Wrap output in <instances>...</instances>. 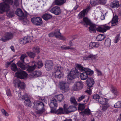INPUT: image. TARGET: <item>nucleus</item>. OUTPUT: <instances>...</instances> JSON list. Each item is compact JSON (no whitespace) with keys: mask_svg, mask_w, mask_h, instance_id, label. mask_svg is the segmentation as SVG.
<instances>
[{"mask_svg":"<svg viewBox=\"0 0 121 121\" xmlns=\"http://www.w3.org/2000/svg\"><path fill=\"white\" fill-rule=\"evenodd\" d=\"M99 0H91L90 4L92 6H94L99 4Z\"/></svg>","mask_w":121,"mask_h":121,"instance_id":"a19ab883","label":"nucleus"},{"mask_svg":"<svg viewBox=\"0 0 121 121\" xmlns=\"http://www.w3.org/2000/svg\"><path fill=\"white\" fill-rule=\"evenodd\" d=\"M58 38L59 39H60L61 40H66V39L65 37L62 36H61L60 35V36Z\"/></svg>","mask_w":121,"mask_h":121,"instance_id":"e2e57ef3","label":"nucleus"},{"mask_svg":"<svg viewBox=\"0 0 121 121\" xmlns=\"http://www.w3.org/2000/svg\"><path fill=\"white\" fill-rule=\"evenodd\" d=\"M42 17L45 20H47L51 19L52 17V16L49 14L45 13L42 16Z\"/></svg>","mask_w":121,"mask_h":121,"instance_id":"c756f323","label":"nucleus"},{"mask_svg":"<svg viewBox=\"0 0 121 121\" xmlns=\"http://www.w3.org/2000/svg\"><path fill=\"white\" fill-rule=\"evenodd\" d=\"M33 39V37L30 36L22 38L20 40V43L22 44H25L27 43L30 42Z\"/></svg>","mask_w":121,"mask_h":121,"instance_id":"4468645a","label":"nucleus"},{"mask_svg":"<svg viewBox=\"0 0 121 121\" xmlns=\"http://www.w3.org/2000/svg\"><path fill=\"white\" fill-rule=\"evenodd\" d=\"M84 71L87 74V75H91L93 73L92 71L87 68H84Z\"/></svg>","mask_w":121,"mask_h":121,"instance_id":"ea45409f","label":"nucleus"},{"mask_svg":"<svg viewBox=\"0 0 121 121\" xmlns=\"http://www.w3.org/2000/svg\"><path fill=\"white\" fill-rule=\"evenodd\" d=\"M119 1L115 0L111 3L110 6L112 8H118L119 6Z\"/></svg>","mask_w":121,"mask_h":121,"instance_id":"393cba45","label":"nucleus"},{"mask_svg":"<svg viewBox=\"0 0 121 121\" xmlns=\"http://www.w3.org/2000/svg\"><path fill=\"white\" fill-rule=\"evenodd\" d=\"M89 9L88 8L83 9L82 11H81L78 14V17L79 19H81L82 18L85 17L86 15V13L88 11Z\"/></svg>","mask_w":121,"mask_h":121,"instance_id":"5701e85b","label":"nucleus"},{"mask_svg":"<svg viewBox=\"0 0 121 121\" xmlns=\"http://www.w3.org/2000/svg\"><path fill=\"white\" fill-rule=\"evenodd\" d=\"M17 78L21 79H24L27 78L28 74L25 72L20 69L19 70L17 71L15 73Z\"/></svg>","mask_w":121,"mask_h":121,"instance_id":"6e6552de","label":"nucleus"},{"mask_svg":"<svg viewBox=\"0 0 121 121\" xmlns=\"http://www.w3.org/2000/svg\"><path fill=\"white\" fill-rule=\"evenodd\" d=\"M15 13L17 16L21 17V19H22L24 20L22 23L24 25H26L27 23V22L28 21H25V20H26L25 19L27 16V14H24L22 10L20 9H17L15 12Z\"/></svg>","mask_w":121,"mask_h":121,"instance_id":"39448f33","label":"nucleus"},{"mask_svg":"<svg viewBox=\"0 0 121 121\" xmlns=\"http://www.w3.org/2000/svg\"><path fill=\"white\" fill-rule=\"evenodd\" d=\"M54 34L55 36L57 38H58L61 35V33L60 32V30L57 29V31L54 33Z\"/></svg>","mask_w":121,"mask_h":121,"instance_id":"8fccbe9b","label":"nucleus"},{"mask_svg":"<svg viewBox=\"0 0 121 121\" xmlns=\"http://www.w3.org/2000/svg\"><path fill=\"white\" fill-rule=\"evenodd\" d=\"M63 107L64 111L66 114L73 112L77 110L76 107L75 106H70L68 107L67 105L65 104L64 105Z\"/></svg>","mask_w":121,"mask_h":121,"instance_id":"1a4fd4ad","label":"nucleus"},{"mask_svg":"<svg viewBox=\"0 0 121 121\" xmlns=\"http://www.w3.org/2000/svg\"><path fill=\"white\" fill-rule=\"evenodd\" d=\"M99 46V44L96 42H91L90 43L89 45V48L91 49L93 48H97Z\"/></svg>","mask_w":121,"mask_h":121,"instance_id":"473e14b6","label":"nucleus"},{"mask_svg":"<svg viewBox=\"0 0 121 121\" xmlns=\"http://www.w3.org/2000/svg\"><path fill=\"white\" fill-rule=\"evenodd\" d=\"M54 69V73L55 78L59 79L62 78L64 76V73L62 72L63 69V68L57 65L55 67Z\"/></svg>","mask_w":121,"mask_h":121,"instance_id":"f03ea898","label":"nucleus"},{"mask_svg":"<svg viewBox=\"0 0 121 121\" xmlns=\"http://www.w3.org/2000/svg\"><path fill=\"white\" fill-rule=\"evenodd\" d=\"M53 66V62L52 60H48L46 61L45 63V67L48 70H51Z\"/></svg>","mask_w":121,"mask_h":121,"instance_id":"dca6fc26","label":"nucleus"},{"mask_svg":"<svg viewBox=\"0 0 121 121\" xmlns=\"http://www.w3.org/2000/svg\"><path fill=\"white\" fill-rule=\"evenodd\" d=\"M20 92L19 93L18 96L19 97L18 99L19 100L22 99L25 100L28 97V95L27 94H25L24 95L20 96V93L19 94ZM21 93V92H20Z\"/></svg>","mask_w":121,"mask_h":121,"instance_id":"e433bc0d","label":"nucleus"},{"mask_svg":"<svg viewBox=\"0 0 121 121\" xmlns=\"http://www.w3.org/2000/svg\"><path fill=\"white\" fill-rule=\"evenodd\" d=\"M14 86L16 88L17 87L19 89H24L25 88V85L24 83L21 82L18 78L15 79L13 82Z\"/></svg>","mask_w":121,"mask_h":121,"instance_id":"20e7f679","label":"nucleus"},{"mask_svg":"<svg viewBox=\"0 0 121 121\" xmlns=\"http://www.w3.org/2000/svg\"><path fill=\"white\" fill-rule=\"evenodd\" d=\"M13 37V34L11 32H8L5 33L2 38L0 39V41L5 42L11 39Z\"/></svg>","mask_w":121,"mask_h":121,"instance_id":"f8f14e48","label":"nucleus"},{"mask_svg":"<svg viewBox=\"0 0 121 121\" xmlns=\"http://www.w3.org/2000/svg\"><path fill=\"white\" fill-rule=\"evenodd\" d=\"M59 87L60 89L65 92L68 91L69 89V84L63 81L59 82Z\"/></svg>","mask_w":121,"mask_h":121,"instance_id":"7ed1b4c3","label":"nucleus"},{"mask_svg":"<svg viewBox=\"0 0 121 121\" xmlns=\"http://www.w3.org/2000/svg\"><path fill=\"white\" fill-rule=\"evenodd\" d=\"M10 10V8L7 11H5L7 12L6 15L7 16L9 17H12L14 16V12L13 11H9Z\"/></svg>","mask_w":121,"mask_h":121,"instance_id":"72a5a7b5","label":"nucleus"},{"mask_svg":"<svg viewBox=\"0 0 121 121\" xmlns=\"http://www.w3.org/2000/svg\"><path fill=\"white\" fill-rule=\"evenodd\" d=\"M80 114L83 116H89L90 115L91 113V111L89 108L85 109L83 111L80 112Z\"/></svg>","mask_w":121,"mask_h":121,"instance_id":"b1692460","label":"nucleus"},{"mask_svg":"<svg viewBox=\"0 0 121 121\" xmlns=\"http://www.w3.org/2000/svg\"><path fill=\"white\" fill-rule=\"evenodd\" d=\"M37 65L38 68L41 67L43 66V64L41 61H39L38 62Z\"/></svg>","mask_w":121,"mask_h":121,"instance_id":"13d9d810","label":"nucleus"},{"mask_svg":"<svg viewBox=\"0 0 121 121\" xmlns=\"http://www.w3.org/2000/svg\"><path fill=\"white\" fill-rule=\"evenodd\" d=\"M85 108V106L84 104H79L78 107V109L79 110L81 111L83 110Z\"/></svg>","mask_w":121,"mask_h":121,"instance_id":"09e8293b","label":"nucleus"},{"mask_svg":"<svg viewBox=\"0 0 121 121\" xmlns=\"http://www.w3.org/2000/svg\"><path fill=\"white\" fill-rule=\"evenodd\" d=\"M80 78L82 80H85L87 78H88V75L85 72L81 74Z\"/></svg>","mask_w":121,"mask_h":121,"instance_id":"4c0bfd02","label":"nucleus"},{"mask_svg":"<svg viewBox=\"0 0 121 121\" xmlns=\"http://www.w3.org/2000/svg\"><path fill=\"white\" fill-rule=\"evenodd\" d=\"M83 86V84L80 81L76 82L73 86V89L74 90L77 91L81 90Z\"/></svg>","mask_w":121,"mask_h":121,"instance_id":"ddd939ff","label":"nucleus"},{"mask_svg":"<svg viewBox=\"0 0 121 121\" xmlns=\"http://www.w3.org/2000/svg\"><path fill=\"white\" fill-rule=\"evenodd\" d=\"M50 11L57 15H59L61 13V10L60 7L58 6H56L50 9Z\"/></svg>","mask_w":121,"mask_h":121,"instance_id":"2eb2a0df","label":"nucleus"},{"mask_svg":"<svg viewBox=\"0 0 121 121\" xmlns=\"http://www.w3.org/2000/svg\"><path fill=\"white\" fill-rule=\"evenodd\" d=\"M114 107L117 108H121V101H118L115 104Z\"/></svg>","mask_w":121,"mask_h":121,"instance_id":"49530a36","label":"nucleus"},{"mask_svg":"<svg viewBox=\"0 0 121 121\" xmlns=\"http://www.w3.org/2000/svg\"><path fill=\"white\" fill-rule=\"evenodd\" d=\"M111 28L110 26H107L106 24L103 26V27L99 26L97 29V31L99 32H104Z\"/></svg>","mask_w":121,"mask_h":121,"instance_id":"a211bd4d","label":"nucleus"},{"mask_svg":"<svg viewBox=\"0 0 121 121\" xmlns=\"http://www.w3.org/2000/svg\"><path fill=\"white\" fill-rule=\"evenodd\" d=\"M80 23L85 26L90 25L91 23V22L87 17H84L83 18V20L81 21Z\"/></svg>","mask_w":121,"mask_h":121,"instance_id":"412c9836","label":"nucleus"},{"mask_svg":"<svg viewBox=\"0 0 121 121\" xmlns=\"http://www.w3.org/2000/svg\"><path fill=\"white\" fill-rule=\"evenodd\" d=\"M97 28L95 26L94 24L91 25L89 27V31H94L96 30H97Z\"/></svg>","mask_w":121,"mask_h":121,"instance_id":"79ce46f5","label":"nucleus"},{"mask_svg":"<svg viewBox=\"0 0 121 121\" xmlns=\"http://www.w3.org/2000/svg\"><path fill=\"white\" fill-rule=\"evenodd\" d=\"M120 35V34H119L115 37V39L114 40V43H117L119 40Z\"/></svg>","mask_w":121,"mask_h":121,"instance_id":"5fc2aeb1","label":"nucleus"},{"mask_svg":"<svg viewBox=\"0 0 121 121\" xmlns=\"http://www.w3.org/2000/svg\"><path fill=\"white\" fill-rule=\"evenodd\" d=\"M36 67V65H34L33 66H28L27 69V71L29 73H31L35 69Z\"/></svg>","mask_w":121,"mask_h":121,"instance_id":"2f4dec72","label":"nucleus"},{"mask_svg":"<svg viewBox=\"0 0 121 121\" xmlns=\"http://www.w3.org/2000/svg\"><path fill=\"white\" fill-rule=\"evenodd\" d=\"M89 58V56H86L83 57V59L84 60H88Z\"/></svg>","mask_w":121,"mask_h":121,"instance_id":"774afa93","label":"nucleus"},{"mask_svg":"<svg viewBox=\"0 0 121 121\" xmlns=\"http://www.w3.org/2000/svg\"><path fill=\"white\" fill-rule=\"evenodd\" d=\"M118 16H117L116 15L113 17L111 21L112 24L111 26H114L116 25L118 23Z\"/></svg>","mask_w":121,"mask_h":121,"instance_id":"bb28decb","label":"nucleus"},{"mask_svg":"<svg viewBox=\"0 0 121 121\" xmlns=\"http://www.w3.org/2000/svg\"><path fill=\"white\" fill-rule=\"evenodd\" d=\"M104 38V35L100 34L97 36L96 39L98 41H100L103 40Z\"/></svg>","mask_w":121,"mask_h":121,"instance_id":"c03bdc74","label":"nucleus"},{"mask_svg":"<svg viewBox=\"0 0 121 121\" xmlns=\"http://www.w3.org/2000/svg\"><path fill=\"white\" fill-rule=\"evenodd\" d=\"M99 4H105L106 3V0H99Z\"/></svg>","mask_w":121,"mask_h":121,"instance_id":"0e129e2a","label":"nucleus"},{"mask_svg":"<svg viewBox=\"0 0 121 121\" xmlns=\"http://www.w3.org/2000/svg\"><path fill=\"white\" fill-rule=\"evenodd\" d=\"M53 98L55 99H56L57 101L60 102H61L64 99V96L62 94H60L57 95H56Z\"/></svg>","mask_w":121,"mask_h":121,"instance_id":"c85d7f7f","label":"nucleus"},{"mask_svg":"<svg viewBox=\"0 0 121 121\" xmlns=\"http://www.w3.org/2000/svg\"><path fill=\"white\" fill-rule=\"evenodd\" d=\"M66 2V0H55L54 3L56 5L61 6L63 5Z\"/></svg>","mask_w":121,"mask_h":121,"instance_id":"cd10ccee","label":"nucleus"},{"mask_svg":"<svg viewBox=\"0 0 121 121\" xmlns=\"http://www.w3.org/2000/svg\"><path fill=\"white\" fill-rule=\"evenodd\" d=\"M27 98V99H26L24 102L25 105L27 107H31L34 104L30 100V97L28 96Z\"/></svg>","mask_w":121,"mask_h":121,"instance_id":"4be33fe9","label":"nucleus"},{"mask_svg":"<svg viewBox=\"0 0 121 121\" xmlns=\"http://www.w3.org/2000/svg\"><path fill=\"white\" fill-rule=\"evenodd\" d=\"M80 73L75 68L73 69L70 71L69 74L68 75V78L69 80H71L79 75Z\"/></svg>","mask_w":121,"mask_h":121,"instance_id":"0eeeda50","label":"nucleus"},{"mask_svg":"<svg viewBox=\"0 0 121 121\" xmlns=\"http://www.w3.org/2000/svg\"><path fill=\"white\" fill-rule=\"evenodd\" d=\"M77 66L78 69L81 71H84V68L80 64H77Z\"/></svg>","mask_w":121,"mask_h":121,"instance_id":"864d4df0","label":"nucleus"},{"mask_svg":"<svg viewBox=\"0 0 121 121\" xmlns=\"http://www.w3.org/2000/svg\"><path fill=\"white\" fill-rule=\"evenodd\" d=\"M26 53L28 56L31 58H34L35 56V54L34 52L33 53L32 52H27Z\"/></svg>","mask_w":121,"mask_h":121,"instance_id":"a18cd8bd","label":"nucleus"},{"mask_svg":"<svg viewBox=\"0 0 121 121\" xmlns=\"http://www.w3.org/2000/svg\"><path fill=\"white\" fill-rule=\"evenodd\" d=\"M55 113H56L57 114H62L64 113V112L62 108H60L57 110H56L55 109L51 112Z\"/></svg>","mask_w":121,"mask_h":121,"instance_id":"7c9ffc66","label":"nucleus"},{"mask_svg":"<svg viewBox=\"0 0 121 121\" xmlns=\"http://www.w3.org/2000/svg\"><path fill=\"white\" fill-rule=\"evenodd\" d=\"M11 69L13 71H18L16 65L14 63H13L11 65Z\"/></svg>","mask_w":121,"mask_h":121,"instance_id":"de8ad7c7","label":"nucleus"},{"mask_svg":"<svg viewBox=\"0 0 121 121\" xmlns=\"http://www.w3.org/2000/svg\"><path fill=\"white\" fill-rule=\"evenodd\" d=\"M104 44L107 47H109L111 44V40L109 38H107L105 40Z\"/></svg>","mask_w":121,"mask_h":121,"instance_id":"37998d69","label":"nucleus"},{"mask_svg":"<svg viewBox=\"0 0 121 121\" xmlns=\"http://www.w3.org/2000/svg\"><path fill=\"white\" fill-rule=\"evenodd\" d=\"M85 97V96L84 95H82L80 97H79L77 99L78 101L80 102L81 100L83 99Z\"/></svg>","mask_w":121,"mask_h":121,"instance_id":"052dcab7","label":"nucleus"},{"mask_svg":"<svg viewBox=\"0 0 121 121\" xmlns=\"http://www.w3.org/2000/svg\"><path fill=\"white\" fill-rule=\"evenodd\" d=\"M31 20L33 24L35 26H40L43 24L42 18L40 17H34L31 18Z\"/></svg>","mask_w":121,"mask_h":121,"instance_id":"9d476101","label":"nucleus"},{"mask_svg":"<svg viewBox=\"0 0 121 121\" xmlns=\"http://www.w3.org/2000/svg\"><path fill=\"white\" fill-rule=\"evenodd\" d=\"M111 91L112 92L115 96H117L118 95V92L116 89L112 86H111Z\"/></svg>","mask_w":121,"mask_h":121,"instance_id":"c9c22d12","label":"nucleus"},{"mask_svg":"<svg viewBox=\"0 0 121 121\" xmlns=\"http://www.w3.org/2000/svg\"><path fill=\"white\" fill-rule=\"evenodd\" d=\"M93 99H99L100 97H99V95L97 94H94L93 95Z\"/></svg>","mask_w":121,"mask_h":121,"instance_id":"6e6d98bb","label":"nucleus"},{"mask_svg":"<svg viewBox=\"0 0 121 121\" xmlns=\"http://www.w3.org/2000/svg\"><path fill=\"white\" fill-rule=\"evenodd\" d=\"M86 82L87 86L90 87H92L95 83L94 80L92 78L89 77L87 78Z\"/></svg>","mask_w":121,"mask_h":121,"instance_id":"aec40b11","label":"nucleus"},{"mask_svg":"<svg viewBox=\"0 0 121 121\" xmlns=\"http://www.w3.org/2000/svg\"><path fill=\"white\" fill-rule=\"evenodd\" d=\"M32 50L34 53L38 54L39 52V48L38 47H34L32 48Z\"/></svg>","mask_w":121,"mask_h":121,"instance_id":"3c124183","label":"nucleus"},{"mask_svg":"<svg viewBox=\"0 0 121 121\" xmlns=\"http://www.w3.org/2000/svg\"><path fill=\"white\" fill-rule=\"evenodd\" d=\"M1 111L3 114L5 116H8L9 115L8 113L4 109H2Z\"/></svg>","mask_w":121,"mask_h":121,"instance_id":"4d7b16f0","label":"nucleus"},{"mask_svg":"<svg viewBox=\"0 0 121 121\" xmlns=\"http://www.w3.org/2000/svg\"><path fill=\"white\" fill-rule=\"evenodd\" d=\"M96 71L97 73V74L98 76H101L102 75L103 73L101 71L98 69H96Z\"/></svg>","mask_w":121,"mask_h":121,"instance_id":"bf43d9fd","label":"nucleus"},{"mask_svg":"<svg viewBox=\"0 0 121 121\" xmlns=\"http://www.w3.org/2000/svg\"><path fill=\"white\" fill-rule=\"evenodd\" d=\"M13 2V0H4V2L2 3L8 10L10 9V5H12Z\"/></svg>","mask_w":121,"mask_h":121,"instance_id":"6ab92c4d","label":"nucleus"},{"mask_svg":"<svg viewBox=\"0 0 121 121\" xmlns=\"http://www.w3.org/2000/svg\"><path fill=\"white\" fill-rule=\"evenodd\" d=\"M7 9L2 3H0V13L2 14L5 11H7Z\"/></svg>","mask_w":121,"mask_h":121,"instance_id":"f704fd0d","label":"nucleus"},{"mask_svg":"<svg viewBox=\"0 0 121 121\" xmlns=\"http://www.w3.org/2000/svg\"><path fill=\"white\" fill-rule=\"evenodd\" d=\"M27 57V55L25 54H22L20 56V60L21 62L19 61L17 64V65L21 68L23 70L26 69L27 66L26 65H24L22 63L24 62V59Z\"/></svg>","mask_w":121,"mask_h":121,"instance_id":"423d86ee","label":"nucleus"},{"mask_svg":"<svg viewBox=\"0 0 121 121\" xmlns=\"http://www.w3.org/2000/svg\"><path fill=\"white\" fill-rule=\"evenodd\" d=\"M13 60H12L11 61H10L9 62H8L5 64L7 68L8 66L11 64L13 61Z\"/></svg>","mask_w":121,"mask_h":121,"instance_id":"338daca9","label":"nucleus"},{"mask_svg":"<svg viewBox=\"0 0 121 121\" xmlns=\"http://www.w3.org/2000/svg\"><path fill=\"white\" fill-rule=\"evenodd\" d=\"M69 100L72 104L76 106L78 105L77 102L73 97H71L70 99Z\"/></svg>","mask_w":121,"mask_h":121,"instance_id":"58836bf2","label":"nucleus"},{"mask_svg":"<svg viewBox=\"0 0 121 121\" xmlns=\"http://www.w3.org/2000/svg\"><path fill=\"white\" fill-rule=\"evenodd\" d=\"M58 105V104L56 99L54 98L51 99L50 104V106L51 108L50 112L51 113L53 111L56 109Z\"/></svg>","mask_w":121,"mask_h":121,"instance_id":"9b49d317","label":"nucleus"},{"mask_svg":"<svg viewBox=\"0 0 121 121\" xmlns=\"http://www.w3.org/2000/svg\"><path fill=\"white\" fill-rule=\"evenodd\" d=\"M103 106L102 107V110L103 111H105L108 108L109 105L108 104V103L106 104L102 105Z\"/></svg>","mask_w":121,"mask_h":121,"instance_id":"603ef678","label":"nucleus"},{"mask_svg":"<svg viewBox=\"0 0 121 121\" xmlns=\"http://www.w3.org/2000/svg\"><path fill=\"white\" fill-rule=\"evenodd\" d=\"M108 100L107 99L104 98L100 97L98 100V103L103 105L106 104L108 102Z\"/></svg>","mask_w":121,"mask_h":121,"instance_id":"a878e982","label":"nucleus"},{"mask_svg":"<svg viewBox=\"0 0 121 121\" xmlns=\"http://www.w3.org/2000/svg\"><path fill=\"white\" fill-rule=\"evenodd\" d=\"M32 107L35 109L38 110V113L41 114L45 111L44 108V105L43 103L40 102L39 101H35L33 103Z\"/></svg>","mask_w":121,"mask_h":121,"instance_id":"f257e3e1","label":"nucleus"},{"mask_svg":"<svg viewBox=\"0 0 121 121\" xmlns=\"http://www.w3.org/2000/svg\"><path fill=\"white\" fill-rule=\"evenodd\" d=\"M42 73L39 71H33L29 74L30 77L31 78H35L40 77Z\"/></svg>","mask_w":121,"mask_h":121,"instance_id":"f3484780","label":"nucleus"},{"mask_svg":"<svg viewBox=\"0 0 121 121\" xmlns=\"http://www.w3.org/2000/svg\"><path fill=\"white\" fill-rule=\"evenodd\" d=\"M86 92L90 95L91 94L92 90L90 88H88Z\"/></svg>","mask_w":121,"mask_h":121,"instance_id":"69168bd1","label":"nucleus"},{"mask_svg":"<svg viewBox=\"0 0 121 121\" xmlns=\"http://www.w3.org/2000/svg\"><path fill=\"white\" fill-rule=\"evenodd\" d=\"M6 94L8 96H12L11 92L9 90H8L6 91Z\"/></svg>","mask_w":121,"mask_h":121,"instance_id":"680f3d73","label":"nucleus"}]
</instances>
